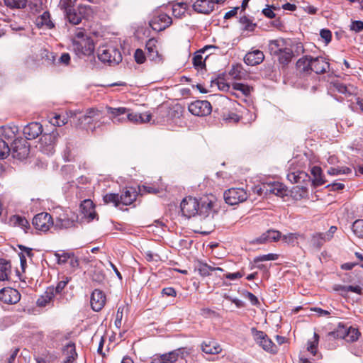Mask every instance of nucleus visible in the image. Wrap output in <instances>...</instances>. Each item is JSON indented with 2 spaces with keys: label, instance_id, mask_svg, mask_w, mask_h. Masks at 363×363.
I'll return each mask as SVG.
<instances>
[{
  "label": "nucleus",
  "instance_id": "obj_53",
  "mask_svg": "<svg viewBox=\"0 0 363 363\" xmlns=\"http://www.w3.org/2000/svg\"><path fill=\"white\" fill-rule=\"evenodd\" d=\"M351 172V169L349 167H330L328 170V174L330 175H339V174H347Z\"/></svg>",
  "mask_w": 363,
  "mask_h": 363
},
{
  "label": "nucleus",
  "instance_id": "obj_6",
  "mask_svg": "<svg viewBox=\"0 0 363 363\" xmlns=\"http://www.w3.org/2000/svg\"><path fill=\"white\" fill-rule=\"evenodd\" d=\"M169 357L172 363H196L191 349L179 348L169 352Z\"/></svg>",
  "mask_w": 363,
  "mask_h": 363
},
{
  "label": "nucleus",
  "instance_id": "obj_34",
  "mask_svg": "<svg viewBox=\"0 0 363 363\" xmlns=\"http://www.w3.org/2000/svg\"><path fill=\"white\" fill-rule=\"evenodd\" d=\"M18 132V128L15 125L12 127H2L0 128V135L9 141L13 140Z\"/></svg>",
  "mask_w": 363,
  "mask_h": 363
},
{
  "label": "nucleus",
  "instance_id": "obj_63",
  "mask_svg": "<svg viewBox=\"0 0 363 363\" xmlns=\"http://www.w3.org/2000/svg\"><path fill=\"white\" fill-rule=\"evenodd\" d=\"M301 174H302L301 172L298 174L297 172H290L287 174V179L292 184L298 183L301 178Z\"/></svg>",
  "mask_w": 363,
  "mask_h": 363
},
{
  "label": "nucleus",
  "instance_id": "obj_54",
  "mask_svg": "<svg viewBox=\"0 0 363 363\" xmlns=\"http://www.w3.org/2000/svg\"><path fill=\"white\" fill-rule=\"evenodd\" d=\"M333 86L336 91H337L340 94H352V91L350 88L347 86L345 84L340 82H335L333 84Z\"/></svg>",
  "mask_w": 363,
  "mask_h": 363
},
{
  "label": "nucleus",
  "instance_id": "obj_17",
  "mask_svg": "<svg viewBox=\"0 0 363 363\" xmlns=\"http://www.w3.org/2000/svg\"><path fill=\"white\" fill-rule=\"evenodd\" d=\"M336 226H331L326 233H316L312 236V242L314 246L320 248L325 242L330 241L337 231Z\"/></svg>",
  "mask_w": 363,
  "mask_h": 363
},
{
  "label": "nucleus",
  "instance_id": "obj_26",
  "mask_svg": "<svg viewBox=\"0 0 363 363\" xmlns=\"http://www.w3.org/2000/svg\"><path fill=\"white\" fill-rule=\"evenodd\" d=\"M63 363H76L77 354L76 352L75 344L70 342L63 349Z\"/></svg>",
  "mask_w": 363,
  "mask_h": 363
},
{
  "label": "nucleus",
  "instance_id": "obj_33",
  "mask_svg": "<svg viewBox=\"0 0 363 363\" xmlns=\"http://www.w3.org/2000/svg\"><path fill=\"white\" fill-rule=\"evenodd\" d=\"M252 90V88L247 84L235 82L232 84V91H230V93L236 97H238V94L234 92V91H240L242 95L248 96L250 94Z\"/></svg>",
  "mask_w": 363,
  "mask_h": 363
},
{
  "label": "nucleus",
  "instance_id": "obj_24",
  "mask_svg": "<svg viewBox=\"0 0 363 363\" xmlns=\"http://www.w3.org/2000/svg\"><path fill=\"white\" fill-rule=\"evenodd\" d=\"M201 350L206 354H217L221 352L220 345L214 340H207L202 342Z\"/></svg>",
  "mask_w": 363,
  "mask_h": 363
},
{
  "label": "nucleus",
  "instance_id": "obj_49",
  "mask_svg": "<svg viewBox=\"0 0 363 363\" xmlns=\"http://www.w3.org/2000/svg\"><path fill=\"white\" fill-rule=\"evenodd\" d=\"M70 278L67 277H63L62 278V280H60L56 287H54V294L56 295H60L62 294L65 288L67 285V284L69 282Z\"/></svg>",
  "mask_w": 363,
  "mask_h": 363
},
{
  "label": "nucleus",
  "instance_id": "obj_27",
  "mask_svg": "<svg viewBox=\"0 0 363 363\" xmlns=\"http://www.w3.org/2000/svg\"><path fill=\"white\" fill-rule=\"evenodd\" d=\"M289 46L288 41L284 38L272 40L269 43V50L273 55H277Z\"/></svg>",
  "mask_w": 363,
  "mask_h": 363
},
{
  "label": "nucleus",
  "instance_id": "obj_57",
  "mask_svg": "<svg viewBox=\"0 0 363 363\" xmlns=\"http://www.w3.org/2000/svg\"><path fill=\"white\" fill-rule=\"evenodd\" d=\"M270 242H276L281 238V233L275 230H269L265 232Z\"/></svg>",
  "mask_w": 363,
  "mask_h": 363
},
{
  "label": "nucleus",
  "instance_id": "obj_4",
  "mask_svg": "<svg viewBox=\"0 0 363 363\" xmlns=\"http://www.w3.org/2000/svg\"><path fill=\"white\" fill-rule=\"evenodd\" d=\"M197 214L203 217V225L212 221L216 214L215 203L208 197L201 198L199 201Z\"/></svg>",
  "mask_w": 363,
  "mask_h": 363
},
{
  "label": "nucleus",
  "instance_id": "obj_25",
  "mask_svg": "<svg viewBox=\"0 0 363 363\" xmlns=\"http://www.w3.org/2000/svg\"><path fill=\"white\" fill-rule=\"evenodd\" d=\"M152 118V116L148 112L138 114L130 112V109L127 110V121L133 123H143L149 122Z\"/></svg>",
  "mask_w": 363,
  "mask_h": 363
},
{
  "label": "nucleus",
  "instance_id": "obj_14",
  "mask_svg": "<svg viewBox=\"0 0 363 363\" xmlns=\"http://www.w3.org/2000/svg\"><path fill=\"white\" fill-rule=\"evenodd\" d=\"M189 111L196 116H205L211 113L212 107L208 101H195L189 105Z\"/></svg>",
  "mask_w": 363,
  "mask_h": 363
},
{
  "label": "nucleus",
  "instance_id": "obj_58",
  "mask_svg": "<svg viewBox=\"0 0 363 363\" xmlns=\"http://www.w3.org/2000/svg\"><path fill=\"white\" fill-rule=\"evenodd\" d=\"M350 30L356 33H360L363 30V21H352L350 26Z\"/></svg>",
  "mask_w": 363,
  "mask_h": 363
},
{
  "label": "nucleus",
  "instance_id": "obj_32",
  "mask_svg": "<svg viewBox=\"0 0 363 363\" xmlns=\"http://www.w3.org/2000/svg\"><path fill=\"white\" fill-rule=\"evenodd\" d=\"M311 174L313 175V183L315 186H319L325 184L326 181L323 179L322 175V169L320 167L314 166L311 170Z\"/></svg>",
  "mask_w": 363,
  "mask_h": 363
},
{
  "label": "nucleus",
  "instance_id": "obj_47",
  "mask_svg": "<svg viewBox=\"0 0 363 363\" xmlns=\"http://www.w3.org/2000/svg\"><path fill=\"white\" fill-rule=\"evenodd\" d=\"M359 335L360 333L357 328L353 327L347 328L346 341L351 342H355L359 339Z\"/></svg>",
  "mask_w": 363,
  "mask_h": 363
},
{
  "label": "nucleus",
  "instance_id": "obj_50",
  "mask_svg": "<svg viewBox=\"0 0 363 363\" xmlns=\"http://www.w3.org/2000/svg\"><path fill=\"white\" fill-rule=\"evenodd\" d=\"M353 233L359 238H363V219L356 220L352 227Z\"/></svg>",
  "mask_w": 363,
  "mask_h": 363
},
{
  "label": "nucleus",
  "instance_id": "obj_29",
  "mask_svg": "<svg viewBox=\"0 0 363 363\" xmlns=\"http://www.w3.org/2000/svg\"><path fill=\"white\" fill-rule=\"evenodd\" d=\"M137 192L133 188H126L124 191L119 195L121 204L128 206L130 205L136 200Z\"/></svg>",
  "mask_w": 363,
  "mask_h": 363
},
{
  "label": "nucleus",
  "instance_id": "obj_59",
  "mask_svg": "<svg viewBox=\"0 0 363 363\" xmlns=\"http://www.w3.org/2000/svg\"><path fill=\"white\" fill-rule=\"evenodd\" d=\"M73 254H69L67 252H62V253H55V256L56 257L57 259L58 264H65L66 262H68L69 258Z\"/></svg>",
  "mask_w": 363,
  "mask_h": 363
},
{
  "label": "nucleus",
  "instance_id": "obj_38",
  "mask_svg": "<svg viewBox=\"0 0 363 363\" xmlns=\"http://www.w3.org/2000/svg\"><path fill=\"white\" fill-rule=\"evenodd\" d=\"M11 272V265L6 259H0V280L5 281L8 279L9 274Z\"/></svg>",
  "mask_w": 363,
  "mask_h": 363
},
{
  "label": "nucleus",
  "instance_id": "obj_51",
  "mask_svg": "<svg viewBox=\"0 0 363 363\" xmlns=\"http://www.w3.org/2000/svg\"><path fill=\"white\" fill-rule=\"evenodd\" d=\"M11 152V147L7 142L3 139H0V159L7 157Z\"/></svg>",
  "mask_w": 363,
  "mask_h": 363
},
{
  "label": "nucleus",
  "instance_id": "obj_8",
  "mask_svg": "<svg viewBox=\"0 0 363 363\" xmlns=\"http://www.w3.org/2000/svg\"><path fill=\"white\" fill-rule=\"evenodd\" d=\"M11 152L13 158L22 160L26 159L30 152L29 143L22 139H16L11 147Z\"/></svg>",
  "mask_w": 363,
  "mask_h": 363
},
{
  "label": "nucleus",
  "instance_id": "obj_3",
  "mask_svg": "<svg viewBox=\"0 0 363 363\" xmlns=\"http://www.w3.org/2000/svg\"><path fill=\"white\" fill-rule=\"evenodd\" d=\"M99 60L108 65H116L122 61V55L120 50L113 45H104L97 50Z\"/></svg>",
  "mask_w": 363,
  "mask_h": 363
},
{
  "label": "nucleus",
  "instance_id": "obj_52",
  "mask_svg": "<svg viewBox=\"0 0 363 363\" xmlns=\"http://www.w3.org/2000/svg\"><path fill=\"white\" fill-rule=\"evenodd\" d=\"M318 341H319V335L316 333H314L313 340L308 342L307 350L313 355H315V354H316V352H317L316 350H317Z\"/></svg>",
  "mask_w": 363,
  "mask_h": 363
},
{
  "label": "nucleus",
  "instance_id": "obj_7",
  "mask_svg": "<svg viewBox=\"0 0 363 363\" xmlns=\"http://www.w3.org/2000/svg\"><path fill=\"white\" fill-rule=\"evenodd\" d=\"M248 194L242 188H231L224 193L225 202L231 206L238 204L247 200Z\"/></svg>",
  "mask_w": 363,
  "mask_h": 363
},
{
  "label": "nucleus",
  "instance_id": "obj_42",
  "mask_svg": "<svg viewBox=\"0 0 363 363\" xmlns=\"http://www.w3.org/2000/svg\"><path fill=\"white\" fill-rule=\"evenodd\" d=\"M81 207L84 211H85L86 208H89V211L84 212L86 216H88V218L90 220H93L96 216V213L94 209L93 203L91 200L86 199L83 201V203L81 205Z\"/></svg>",
  "mask_w": 363,
  "mask_h": 363
},
{
  "label": "nucleus",
  "instance_id": "obj_2",
  "mask_svg": "<svg viewBox=\"0 0 363 363\" xmlns=\"http://www.w3.org/2000/svg\"><path fill=\"white\" fill-rule=\"evenodd\" d=\"M298 71L303 74H308L314 72L317 74L325 73L330 67V64L323 57H313L305 55L296 62Z\"/></svg>",
  "mask_w": 363,
  "mask_h": 363
},
{
  "label": "nucleus",
  "instance_id": "obj_37",
  "mask_svg": "<svg viewBox=\"0 0 363 363\" xmlns=\"http://www.w3.org/2000/svg\"><path fill=\"white\" fill-rule=\"evenodd\" d=\"M211 47L206 46L205 48L196 51L192 58V62L195 67L203 68L205 66V61L203 58L202 54L210 48Z\"/></svg>",
  "mask_w": 363,
  "mask_h": 363
},
{
  "label": "nucleus",
  "instance_id": "obj_62",
  "mask_svg": "<svg viewBox=\"0 0 363 363\" xmlns=\"http://www.w3.org/2000/svg\"><path fill=\"white\" fill-rule=\"evenodd\" d=\"M50 123L55 126H62L66 124V121H65V118H61L60 115H55L52 118H51Z\"/></svg>",
  "mask_w": 363,
  "mask_h": 363
},
{
  "label": "nucleus",
  "instance_id": "obj_21",
  "mask_svg": "<svg viewBox=\"0 0 363 363\" xmlns=\"http://www.w3.org/2000/svg\"><path fill=\"white\" fill-rule=\"evenodd\" d=\"M77 217L72 214L70 217L68 215H63L62 217L57 218L54 226L57 229H68L75 226Z\"/></svg>",
  "mask_w": 363,
  "mask_h": 363
},
{
  "label": "nucleus",
  "instance_id": "obj_61",
  "mask_svg": "<svg viewBox=\"0 0 363 363\" xmlns=\"http://www.w3.org/2000/svg\"><path fill=\"white\" fill-rule=\"evenodd\" d=\"M134 57L137 63L143 64L145 61V55L140 49H137L134 54Z\"/></svg>",
  "mask_w": 363,
  "mask_h": 363
},
{
  "label": "nucleus",
  "instance_id": "obj_11",
  "mask_svg": "<svg viewBox=\"0 0 363 363\" xmlns=\"http://www.w3.org/2000/svg\"><path fill=\"white\" fill-rule=\"evenodd\" d=\"M33 225L36 230L47 232L51 226L54 225V221L50 214L42 212L34 216Z\"/></svg>",
  "mask_w": 363,
  "mask_h": 363
},
{
  "label": "nucleus",
  "instance_id": "obj_1",
  "mask_svg": "<svg viewBox=\"0 0 363 363\" xmlns=\"http://www.w3.org/2000/svg\"><path fill=\"white\" fill-rule=\"evenodd\" d=\"M60 9L63 11L65 19L72 25L79 24L82 19L89 18L92 16L94 10L89 5L79 4L75 8L74 4L71 1H60L59 4Z\"/></svg>",
  "mask_w": 363,
  "mask_h": 363
},
{
  "label": "nucleus",
  "instance_id": "obj_10",
  "mask_svg": "<svg viewBox=\"0 0 363 363\" xmlns=\"http://www.w3.org/2000/svg\"><path fill=\"white\" fill-rule=\"evenodd\" d=\"M73 47L75 52L79 56H89L94 53L95 48L94 41L90 37H86L85 40H81L80 41H74Z\"/></svg>",
  "mask_w": 363,
  "mask_h": 363
},
{
  "label": "nucleus",
  "instance_id": "obj_16",
  "mask_svg": "<svg viewBox=\"0 0 363 363\" xmlns=\"http://www.w3.org/2000/svg\"><path fill=\"white\" fill-rule=\"evenodd\" d=\"M106 109L108 117L113 123H123L127 121V108L107 107Z\"/></svg>",
  "mask_w": 363,
  "mask_h": 363
},
{
  "label": "nucleus",
  "instance_id": "obj_22",
  "mask_svg": "<svg viewBox=\"0 0 363 363\" xmlns=\"http://www.w3.org/2000/svg\"><path fill=\"white\" fill-rule=\"evenodd\" d=\"M264 60V55L262 51L259 50H255L251 52H248L245 57V62L250 66H255L259 65Z\"/></svg>",
  "mask_w": 363,
  "mask_h": 363
},
{
  "label": "nucleus",
  "instance_id": "obj_9",
  "mask_svg": "<svg viewBox=\"0 0 363 363\" xmlns=\"http://www.w3.org/2000/svg\"><path fill=\"white\" fill-rule=\"evenodd\" d=\"M256 342L262 347V348L270 353L275 354L277 352V345L267 337L262 331L252 330Z\"/></svg>",
  "mask_w": 363,
  "mask_h": 363
},
{
  "label": "nucleus",
  "instance_id": "obj_55",
  "mask_svg": "<svg viewBox=\"0 0 363 363\" xmlns=\"http://www.w3.org/2000/svg\"><path fill=\"white\" fill-rule=\"evenodd\" d=\"M278 259V255L269 253L261 256L256 257L254 259L255 263L259 262L269 261V260H277Z\"/></svg>",
  "mask_w": 363,
  "mask_h": 363
},
{
  "label": "nucleus",
  "instance_id": "obj_36",
  "mask_svg": "<svg viewBox=\"0 0 363 363\" xmlns=\"http://www.w3.org/2000/svg\"><path fill=\"white\" fill-rule=\"evenodd\" d=\"M327 337L329 339H346L347 327L340 323L335 330L328 333Z\"/></svg>",
  "mask_w": 363,
  "mask_h": 363
},
{
  "label": "nucleus",
  "instance_id": "obj_44",
  "mask_svg": "<svg viewBox=\"0 0 363 363\" xmlns=\"http://www.w3.org/2000/svg\"><path fill=\"white\" fill-rule=\"evenodd\" d=\"M103 201L106 204L113 203L116 207H118L121 204L118 194H106L103 196Z\"/></svg>",
  "mask_w": 363,
  "mask_h": 363
},
{
  "label": "nucleus",
  "instance_id": "obj_12",
  "mask_svg": "<svg viewBox=\"0 0 363 363\" xmlns=\"http://www.w3.org/2000/svg\"><path fill=\"white\" fill-rule=\"evenodd\" d=\"M172 23L167 14L157 12L150 21V26L154 30L161 31L169 27Z\"/></svg>",
  "mask_w": 363,
  "mask_h": 363
},
{
  "label": "nucleus",
  "instance_id": "obj_18",
  "mask_svg": "<svg viewBox=\"0 0 363 363\" xmlns=\"http://www.w3.org/2000/svg\"><path fill=\"white\" fill-rule=\"evenodd\" d=\"M106 296L104 293L99 289H95L91 295V307L94 311H100L105 306Z\"/></svg>",
  "mask_w": 363,
  "mask_h": 363
},
{
  "label": "nucleus",
  "instance_id": "obj_48",
  "mask_svg": "<svg viewBox=\"0 0 363 363\" xmlns=\"http://www.w3.org/2000/svg\"><path fill=\"white\" fill-rule=\"evenodd\" d=\"M6 6L11 9H23L26 6V0H4Z\"/></svg>",
  "mask_w": 363,
  "mask_h": 363
},
{
  "label": "nucleus",
  "instance_id": "obj_28",
  "mask_svg": "<svg viewBox=\"0 0 363 363\" xmlns=\"http://www.w3.org/2000/svg\"><path fill=\"white\" fill-rule=\"evenodd\" d=\"M55 296L54 287H48L45 293L37 300V306L39 307H45L50 305L53 303Z\"/></svg>",
  "mask_w": 363,
  "mask_h": 363
},
{
  "label": "nucleus",
  "instance_id": "obj_60",
  "mask_svg": "<svg viewBox=\"0 0 363 363\" xmlns=\"http://www.w3.org/2000/svg\"><path fill=\"white\" fill-rule=\"evenodd\" d=\"M145 257L147 262H159L160 261V256L158 254L153 253L151 251L145 252Z\"/></svg>",
  "mask_w": 363,
  "mask_h": 363
},
{
  "label": "nucleus",
  "instance_id": "obj_23",
  "mask_svg": "<svg viewBox=\"0 0 363 363\" xmlns=\"http://www.w3.org/2000/svg\"><path fill=\"white\" fill-rule=\"evenodd\" d=\"M193 8L196 12L203 14H209L214 10V6L210 0H196Z\"/></svg>",
  "mask_w": 363,
  "mask_h": 363
},
{
  "label": "nucleus",
  "instance_id": "obj_40",
  "mask_svg": "<svg viewBox=\"0 0 363 363\" xmlns=\"http://www.w3.org/2000/svg\"><path fill=\"white\" fill-rule=\"evenodd\" d=\"M10 221L14 225H17L23 229L26 232V230L30 227L28 221L23 217L18 215H14L11 217Z\"/></svg>",
  "mask_w": 363,
  "mask_h": 363
},
{
  "label": "nucleus",
  "instance_id": "obj_41",
  "mask_svg": "<svg viewBox=\"0 0 363 363\" xmlns=\"http://www.w3.org/2000/svg\"><path fill=\"white\" fill-rule=\"evenodd\" d=\"M100 116V113L98 110L90 108L87 110L86 114H84L81 119L82 122L86 124L91 123L95 119H97Z\"/></svg>",
  "mask_w": 363,
  "mask_h": 363
},
{
  "label": "nucleus",
  "instance_id": "obj_20",
  "mask_svg": "<svg viewBox=\"0 0 363 363\" xmlns=\"http://www.w3.org/2000/svg\"><path fill=\"white\" fill-rule=\"evenodd\" d=\"M43 132V126L40 123L33 122L23 128V135L27 140H33L38 138Z\"/></svg>",
  "mask_w": 363,
  "mask_h": 363
},
{
  "label": "nucleus",
  "instance_id": "obj_39",
  "mask_svg": "<svg viewBox=\"0 0 363 363\" xmlns=\"http://www.w3.org/2000/svg\"><path fill=\"white\" fill-rule=\"evenodd\" d=\"M239 23L241 24L242 29L248 32L253 31L257 26V24L253 23L252 19L245 15L240 18Z\"/></svg>",
  "mask_w": 363,
  "mask_h": 363
},
{
  "label": "nucleus",
  "instance_id": "obj_30",
  "mask_svg": "<svg viewBox=\"0 0 363 363\" xmlns=\"http://www.w3.org/2000/svg\"><path fill=\"white\" fill-rule=\"evenodd\" d=\"M276 56L277 57L279 63L283 67H285L291 62L294 55L291 48L288 46L280 52H278Z\"/></svg>",
  "mask_w": 363,
  "mask_h": 363
},
{
  "label": "nucleus",
  "instance_id": "obj_35",
  "mask_svg": "<svg viewBox=\"0 0 363 363\" xmlns=\"http://www.w3.org/2000/svg\"><path fill=\"white\" fill-rule=\"evenodd\" d=\"M36 24L38 27L45 26L47 28H52L55 25L50 19V14L48 11H45L36 20Z\"/></svg>",
  "mask_w": 363,
  "mask_h": 363
},
{
  "label": "nucleus",
  "instance_id": "obj_19",
  "mask_svg": "<svg viewBox=\"0 0 363 363\" xmlns=\"http://www.w3.org/2000/svg\"><path fill=\"white\" fill-rule=\"evenodd\" d=\"M261 189L265 191L266 194H272L281 197L286 194V186L283 184L277 182L263 184V188Z\"/></svg>",
  "mask_w": 363,
  "mask_h": 363
},
{
  "label": "nucleus",
  "instance_id": "obj_31",
  "mask_svg": "<svg viewBox=\"0 0 363 363\" xmlns=\"http://www.w3.org/2000/svg\"><path fill=\"white\" fill-rule=\"evenodd\" d=\"M157 43V41L155 38H150L146 43L145 48L147 50V55L150 60H157L160 58L156 46Z\"/></svg>",
  "mask_w": 363,
  "mask_h": 363
},
{
  "label": "nucleus",
  "instance_id": "obj_45",
  "mask_svg": "<svg viewBox=\"0 0 363 363\" xmlns=\"http://www.w3.org/2000/svg\"><path fill=\"white\" fill-rule=\"evenodd\" d=\"M186 11V4L181 2L173 4L172 14L177 18H181Z\"/></svg>",
  "mask_w": 363,
  "mask_h": 363
},
{
  "label": "nucleus",
  "instance_id": "obj_43",
  "mask_svg": "<svg viewBox=\"0 0 363 363\" xmlns=\"http://www.w3.org/2000/svg\"><path fill=\"white\" fill-rule=\"evenodd\" d=\"M229 75L234 79H242L245 77V72L241 65H236L233 66Z\"/></svg>",
  "mask_w": 363,
  "mask_h": 363
},
{
  "label": "nucleus",
  "instance_id": "obj_56",
  "mask_svg": "<svg viewBox=\"0 0 363 363\" xmlns=\"http://www.w3.org/2000/svg\"><path fill=\"white\" fill-rule=\"evenodd\" d=\"M151 363H172L169 353H166L160 356H155L152 358Z\"/></svg>",
  "mask_w": 363,
  "mask_h": 363
},
{
  "label": "nucleus",
  "instance_id": "obj_5",
  "mask_svg": "<svg viewBox=\"0 0 363 363\" xmlns=\"http://www.w3.org/2000/svg\"><path fill=\"white\" fill-rule=\"evenodd\" d=\"M59 134L57 130L50 133L43 134L39 141V150L43 153L50 155L55 152V146L58 139Z\"/></svg>",
  "mask_w": 363,
  "mask_h": 363
},
{
  "label": "nucleus",
  "instance_id": "obj_15",
  "mask_svg": "<svg viewBox=\"0 0 363 363\" xmlns=\"http://www.w3.org/2000/svg\"><path fill=\"white\" fill-rule=\"evenodd\" d=\"M21 299L20 293L11 287L4 288L0 290V301L6 304H15Z\"/></svg>",
  "mask_w": 363,
  "mask_h": 363
},
{
  "label": "nucleus",
  "instance_id": "obj_13",
  "mask_svg": "<svg viewBox=\"0 0 363 363\" xmlns=\"http://www.w3.org/2000/svg\"><path fill=\"white\" fill-rule=\"evenodd\" d=\"M199 202L196 198L188 196L181 202V211L182 214L188 218L194 216L198 213Z\"/></svg>",
  "mask_w": 363,
  "mask_h": 363
},
{
  "label": "nucleus",
  "instance_id": "obj_64",
  "mask_svg": "<svg viewBox=\"0 0 363 363\" xmlns=\"http://www.w3.org/2000/svg\"><path fill=\"white\" fill-rule=\"evenodd\" d=\"M320 35L321 38L325 40L326 44L329 43L331 41L332 33L330 30L322 29L320 30Z\"/></svg>",
  "mask_w": 363,
  "mask_h": 363
},
{
  "label": "nucleus",
  "instance_id": "obj_46",
  "mask_svg": "<svg viewBox=\"0 0 363 363\" xmlns=\"http://www.w3.org/2000/svg\"><path fill=\"white\" fill-rule=\"evenodd\" d=\"M215 270L223 271V269L220 267H213L204 263H201L198 268L199 274L203 277L209 276L211 274V272Z\"/></svg>",
  "mask_w": 363,
  "mask_h": 363
}]
</instances>
